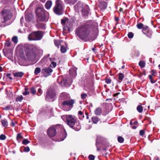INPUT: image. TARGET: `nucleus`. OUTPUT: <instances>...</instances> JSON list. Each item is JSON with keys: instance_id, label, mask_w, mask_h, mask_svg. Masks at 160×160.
Wrapping results in <instances>:
<instances>
[{"instance_id": "nucleus-1", "label": "nucleus", "mask_w": 160, "mask_h": 160, "mask_svg": "<svg viewBox=\"0 0 160 160\" xmlns=\"http://www.w3.org/2000/svg\"><path fill=\"white\" fill-rule=\"evenodd\" d=\"M93 28L95 32L98 31V28L96 27H94L88 23H83L76 29L75 33L80 39L84 42L93 41L94 40L92 38Z\"/></svg>"}, {"instance_id": "nucleus-2", "label": "nucleus", "mask_w": 160, "mask_h": 160, "mask_svg": "<svg viewBox=\"0 0 160 160\" xmlns=\"http://www.w3.org/2000/svg\"><path fill=\"white\" fill-rule=\"evenodd\" d=\"M27 60L34 61L36 57V52L38 49L37 47L33 44H25L23 47Z\"/></svg>"}, {"instance_id": "nucleus-3", "label": "nucleus", "mask_w": 160, "mask_h": 160, "mask_svg": "<svg viewBox=\"0 0 160 160\" xmlns=\"http://www.w3.org/2000/svg\"><path fill=\"white\" fill-rule=\"evenodd\" d=\"M66 120L67 122V124L70 128L76 131H78L81 128V126L80 125L79 121L72 115H69L67 116Z\"/></svg>"}, {"instance_id": "nucleus-4", "label": "nucleus", "mask_w": 160, "mask_h": 160, "mask_svg": "<svg viewBox=\"0 0 160 160\" xmlns=\"http://www.w3.org/2000/svg\"><path fill=\"white\" fill-rule=\"evenodd\" d=\"M1 20L2 23H5L10 20L12 16L10 10L3 9L0 13Z\"/></svg>"}, {"instance_id": "nucleus-5", "label": "nucleus", "mask_w": 160, "mask_h": 160, "mask_svg": "<svg viewBox=\"0 0 160 160\" xmlns=\"http://www.w3.org/2000/svg\"><path fill=\"white\" fill-rule=\"evenodd\" d=\"M44 35V32L40 31H34L29 34L28 37L30 41H38L41 40Z\"/></svg>"}, {"instance_id": "nucleus-6", "label": "nucleus", "mask_w": 160, "mask_h": 160, "mask_svg": "<svg viewBox=\"0 0 160 160\" xmlns=\"http://www.w3.org/2000/svg\"><path fill=\"white\" fill-rule=\"evenodd\" d=\"M45 11L44 9L41 7H38L36 9L35 12L37 16V21L43 22L48 21V19L46 18Z\"/></svg>"}, {"instance_id": "nucleus-7", "label": "nucleus", "mask_w": 160, "mask_h": 160, "mask_svg": "<svg viewBox=\"0 0 160 160\" xmlns=\"http://www.w3.org/2000/svg\"><path fill=\"white\" fill-rule=\"evenodd\" d=\"M55 13L58 15H61L63 13V7L62 2L60 0H57L55 5L53 8Z\"/></svg>"}, {"instance_id": "nucleus-8", "label": "nucleus", "mask_w": 160, "mask_h": 160, "mask_svg": "<svg viewBox=\"0 0 160 160\" xmlns=\"http://www.w3.org/2000/svg\"><path fill=\"white\" fill-rule=\"evenodd\" d=\"M56 97V94L54 90L50 88L47 90L45 96L46 101L49 102L53 101Z\"/></svg>"}, {"instance_id": "nucleus-9", "label": "nucleus", "mask_w": 160, "mask_h": 160, "mask_svg": "<svg viewBox=\"0 0 160 160\" xmlns=\"http://www.w3.org/2000/svg\"><path fill=\"white\" fill-rule=\"evenodd\" d=\"M56 133V130L54 127H50L47 130V134L50 138L54 137Z\"/></svg>"}, {"instance_id": "nucleus-10", "label": "nucleus", "mask_w": 160, "mask_h": 160, "mask_svg": "<svg viewBox=\"0 0 160 160\" xmlns=\"http://www.w3.org/2000/svg\"><path fill=\"white\" fill-rule=\"evenodd\" d=\"M53 70L50 67L43 68L42 70V73L44 75L45 77H47L51 75Z\"/></svg>"}, {"instance_id": "nucleus-11", "label": "nucleus", "mask_w": 160, "mask_h": 160, "mask_svg": "<svg viewBox=\"0 0 160 160\" xmlns=\"http://www.w3.org/2000/svg\"><path fill=\"white\" fill-rule=\"evenodd\" d=\"M75 101L73 99H71L68 100H65L63 101L62 103V106H69V108H72L73 104L74 103Z\"/></svg>"}, {"instance_id": "nucleus-12", "label": "nucleus", "mask_w": 160, "mask_h": 160, "mask_svg": "<svg viewBox=\"0 0 160 160\" xmlns=\"http://www.w3.org/2000/svg\"><path fill=\"white\" fill-rule=\"evenodd\" d=\"M143 34L145 35L147 37L149 38H151L152 37V32L150 29H148L147 31L144 30L142 31Z\"/></svg>"}, {"instance_id": "nucleus-13", "label": "nucleus", "mask_w": 160, "mask_h": 160, "mask_svg": "<svg viewBox=\"0 0 160 160\" xmlns=\"http://www.w3.org/2000/svg\"><path fill=\"white\" fill-rule=\"evenodd\" d=\"M107 6V2H101L99 4V7L101 10L103 11L106 9Z\"/></svg>"}, {"instance_id": "nucleus-14", "label": "nucleus", "mask_w": 160, "mask_h": 160, "mask_svg": "<svg viewBox=\"0 0 160 160\" xmlns=\"http://www.w3.org/2000/svg\"><path fill=\"white\" fill-rule=\"evenodd\" d=\"M100 120V119L97 116H94L91 118L92 121L95 124H97Z\"/></svg>"}, {"instance_id": "nucleus-15", "label": "nucleus", "mask_w": 160, "mask_h": 160, "mask_svg": "<svg viewBox=\"0 0 160 160\" xmlns=\"http://www.w3.org/2000/svg\"><path fill=\"white\" fill-rule=\"evenodd\" d=\"M102 111L100 107H98L94 111V114L97 116H100L102 113Z\"/></svg>"}, {"instance_id": "nucleus-16", "label": "nucleus", "mask_w": 160, "mask_h": 160, "mask_svg": "<svg viewBox=\"0 0 160 160\" xmlns=\"http://www.w3.org/2000/svg\"><path fill=\"white\" fill-rule=\"evenodd\" d=\"M52 1H47L45 4V8L47 9H49L51 8L52 5Z\"/></svg>"}, {"instance_id": "nucleus-17", "label": "nucleus", "mask_w": 160, "mask_h": 160, "mask_svg": "<svg viewBox=\"0 0 160 160\" xmlns=\"http://www.w3.org/2000/svg\"><path fill=\"white\" fill-rule=\"evenodd\" d=\"M24 73L22 72H19L13 73L14 76L16 77L21 78L24 75Z\"/></svg>"}, {"instance_id": "nucleus-18", "label": "nucleus", "mask_w": 160, "mask_h": 160, "mask_svg": "<svg viewBox=\"0 0 160 160\" xmlns=\"http://www.w3.org/2000/svg\"><path fill=\"white\" fill-rule=\"evenodd\" d=\"M89 11L87 9L83 8L82 10V13L83 16H87L89 14Z\"/></svg>"}, {"instance_id": "nucleus-19", "label": "nucleus", "mask_w": 160, "mask_h": 160, "mask_svg": "<svg viewBox=\"0 0 160 160\" xmlns=\"http://www.w3.org/2000/svg\"><path fill=\"white\" fill-rule=\"evenodd\" d=\"M37 27L38 28L44 29L45 28V25L43 23H39L37 24Z\"/></svg>"}, {"instance_id": "nucleus-20", "label": "nucleus", "mask_w": 160, "mask_h": 160, "mask_svg": "<svg viewBox=\"0 0 160 160\" xmlns=\"http://www.w3.org/2000/svg\"><path fill=\"white\" fill-rule=\"evenodd\" d=\"M124 77V74L122 73H118V82H121L122 80Z\"/></svg>"}, {"instance_id": "nucleus-21", "label": "nucleus", "mask_w": 160, "mask_h": 160, "mask_svg": "<svg viewBox=\"0 0 160 160\" xmlns=\"http://www.w3.org/2000/svg\"><path fill=\"white\" fill-rule=\"evenodd\" d=\"M62 137L60 140L61 141L63 140L66 138L67 136V133L66 132L64 129H63V131L62 132Z\"/></svg>"}, {"instance_id": "nucleus-22", "label": "nucleus", "mask_w": 160, "mask_h": 160, "mask_svg": "<svg viewBox=\"0 0 160 160\" xmlns=\"http://www.w3.org/2000/svg\"><path fill=\"white\" fill-rule=\"evenodd\" d=\"M23 137L21 133H18L17 136V139L19 143L20 142L21 140L23 139Z\"/></svg>"}, {"instance_id": "nucleus-23", "label": "nucleus", "mask_w": 160, "mask_h": 160, "mask_svg": "<svg viewBox=\"0 0 160 160\" xmlns=\"http://www.w3.org/2000/svg\"><path fill=\"white\" fill-rule=\"evenodd\" d=\"M20 57L23 60L25 61H27L26 55L23 52H21L19 54Z\"/></svg>"}, {"instance_id": "nucleus-24", "label": "nucleus", "mask_w": 160, "mask_h": 160, "mask_svg": "<svg viewBox=\"0 0 160 160\" xmlns=\"http://www.w3.org/2000/svg\"><path fill=\"white\" fill-rule=\"evenodd\" d=\"M137 110L139 113H142L143 111V108L142 106L139 105L137 107Z\"/></svg>"}, {"instance_id": "nucleus-25", "label": "nucleus", "mask_w": 160, "mask_h": 160, "mask_svg": "<svg viewBox=\"0 0 160 160\" xmlns=\"http://www.w3.org/2000/svg\"><path fill=\"white\" fill-rule=\"evenodd\" d=\"M2 125L4 127H7L8 126V122L6 120H2L1 121Z\"/></svg>"}, {"instance_id": "nucleus-26", "label": "nucleus", "mask_w": 160, "mask_h": 160, "mask_svg": "<svg viewBox=\"0 0 160 160\" xmlns=\"http://www.w3.org/2000/svg\"><path fill=\"white\" fill-rule=\"evenodd\" d=\"M78 0H65V2L71 4H74Z\"/></svg>"}, {"instance_id": "nucleus-27", "label": "nucleus", "mask_w": 160, "mask_h": 160, "mask_svg": "<svg viewBox=\"0 0 160 160\" xmlns=\"http://www.w3.org/2000/svg\"><path fill=\"white\" fill-rule=\"evenodd\" d=\"M11 45V43L9 41H7L4 44V48L5 49H7V48L8 47H10Z\"/></svg>"}, {"instance_id": "nucleus-28", "label": "nucleus", "mask_w": 160, "mask_h": 160, "mask_svg": "<svg viewBox=\"0 0 160 160\" xmlns=\"http://www.w3.org/2000/svg\"><path fill=\"white\" fill-rule=\"evenodd\" d=\"M41 71V69L40 68H36L34 70V74L35 75H38Z\"/></svg>"}, {"instance_id": "nucleus-29", "label": "nucleus", "mask_w": 160, "mask_h": 160, "mask_svg": "<svg viewBox=\"0 0 160 160\" xmlns=\"http://www.w3.org/2000/svg\"><path fill=\"white\" fill-rule=\"evenodd\" d=\"M68 19L67 18L65 17L61 20V23L62 25L65 24L66 22L68 21Z\"/></svg>"}, {"instance_id": "nucleus-30", "label": "nucleus", "mask_w": 160, "mask_h": 160, "mask_svg": "<svg viewBox=\"0 0 160 160\" xmlns=\"http://www.w3.org/2000/svg\"><path fill=\"white\" fill-rule=\"evenodd\" d=\"M118 141L119 143H122L124 141V138L121 136H119L118 138Z\"/></svg>"}, {"instance_id": "nucleus-31", "label": "nucleus", "mask_w": 160, "mask_h": 160, "mask_svg": "<svg viewBox=\"0 0 160 160\" xmlns=\"http://www.w3.org/2000/svg\"><path fill=\"white\" fill-rule=\"evenodd\" d=\"M145 64L143 61H141L139 62V65L141 68H144L145 66Z\"/></svg>"}, {"instance_id": "nucleus-32", "label": "nucleus", "mask_w": 160, "mask_h": 160, "mask_svg": "<svg viewBox=\"0 0 160 160\" xmlns=\"http://www.w3.org/2000/svg\"><path fill=\"white\" fill-rule=\"evenodd\" d=\"M32 19V17L31 16H29L28 15L25 16V19L26 21L27 22H29L31 21Z\"/></svg>"}, {"instance_id": "nucleus-33", "label": "nucleus", "mask_w": 160, "mask_h": 160, "mask_svg": "<svg viewBox=\"0 0 160 160\" xmlns=\"http://www.w3.org/2000/svg\"><path fill=\"white\" fill-rule=\"evenodd\" d=\"M25 91L22 94L24 95H28L29 94V92L28 91V88H24Z\"/></svg>"}, {"instance_id": "nucleus-34", "label": "nucleus", "mask_w": 160, "mask_h": 160, "mask_svg": "<svg viewBox=\"0 0 160 160\" xmlns=\"http://www.w3.org/2000/svg\"><path fill=\"white\" fill-rule=\"evenodd\" d=\"M30 92L31 93L34 95L36 93V90L34 87H32L30 89Z\"/></svg>"}, {"instance_id": "nucleus-35", "label": "nucleus", "mask_w": 160, "mask_h": 160, "mask_svg": "<svg viewBox=\"0 0 160 160\" xmlns=\"http://www.w3.org/2000/svg\"><path fill=\"white\" fill-rule=\"evenodd\" d=\"M60 50L62 53H64L67 51L66 48L63 46H61Z\"/></svg>"}, {"instance_id": "nucleus-36", "label": "nucleus", "mask_w": 160, "mask_h": 160, "mask_svg": "<svg viewBox=\"0 0 160 160\" xmlns=\"http://www.w3.org/2000/svg\"><path fill=\"white\" fill-rule=\"evenodd\" d=\"M23 99V97L22 95L18 96L16 98V101L17 102L18 101L21 102Z\"/></svg>"}, {"instance_id": "nucleus-37", "label": "nucleus", "mask_w": 160, "mask_h": 160, "mask_svg": "<svg viewBox=\"0 0 160 160\" xmlns=\"http://www.w3.org/2000/svg\"><path fill=\"white\" fill-rule=\"evenodd\" d=\"M30 142V141L28 140L27 139H24L22 142V144L24 145H27Z\"/></svg>"}, {"instance_id": "nucleus-38", "label": "nucleus", "mask_w": 160, "mask_h": 160, "mask_svg": "<svg viewBox=\"0 0 160 160\" xmlns=\"http://www.w3.org/2000/svg\"><path fill=\"white\" fill-rule=\"evenodd\" d=\"M12 41L15 43H17L18 42V38L17 36H14L12 38Z\"/></svg>"}, {"instance_id": "nucleus-39", "label": "nucleus", "mask_w": 160, "mask_h": 160, "mask_svg": "<svg viewBox=\"0 0 160 160\" xmlns=\"http://www.w3.org/2000/svg\"><path fill=\"white\" fill-rule=\"evenodd\" d=\"M143 26V24L141 22L138 23L137 25V28L139 29H142Z\"/></svg>"}, {"instance_id": "nucleus-40", "label": "nucleus", "mask_w": 160, "mask_h": 160, "mask_svg": "<svg viewBox=\"0 0 160 160\" xmlns=\"http://www.w3.org/2000/svg\"><path fill=\"white\" fill-rule=\"evenodd\" d=\"M30 150V148L28 146L24 147V149L23 150V151L24 152H29Z\"/></svg>"}, {"instance_id": "nucleus-41", "label": "nucleus", "mask_w": 160, "mask_h": 160, "mask_svg": "<svg viewBox=\"0 0 160 160\" xmlns=\"http://www.w3.org/2000/svg\"><path fill=\"white\" fill-rule=\"evenodd\" d=\"M112 80L110 78H106L105 79V82L107 84H110Z\"/></svg>"}, {"instance_id": "nucleus-42", "label": "nucleus", "mask_w": 160, "mask_h": 160, "mask_svg": "<svg viewBox=\"0 0 160 160\" xmlns=\"http://www.w3.org/2000/svg\"><path fill=\"white\" fill-rule=\"evenodd\" d=\"M12 106L10 105H8V106H7L6 107H5L4 108V109L6 110H10V109H12Z\"/></svg>"}, {"instance_id": "nucleus-43", "label": "nucleus", "mask_w": 160, "mask_h": 160, "mask_svg": "<svg viewBox=\"0 0 160 160\" xmlns=\"http://www.w3.org/2000/svg\"><path fill=\"white\" fill-rule=\"evenodd\" d=\"M6 138V136L3 134H2L0 135V140H4Z\"/></svg>"}, {"instance_id": "nucleus-44", "label": "nucleus", "mask_w": 160, "mask_h": 160, "mask_svg": "<svg viewBox=\"0 0 160 160\" xmlns=\"http://www.w3.org/2000/svg\"><path fill=\"white\" fill-rule=\"evenodd\" d=\"M134 34L132 32H129L128 35V38H132L133 37Z\"/></svg>"}, {"instance_id": "nucleus-45", "label": "nucleus", "mask_w": 160, "mask_h": 160, "mask_svg": "<svg viewBox=\"0 0 160 160\" xmlns=\"http://www.w3.org/2000/svg\"><path fill=\"white\" fill-rule=\"evenodd\" d=\"M57 65V63L54 62H52L50 64V66L52 68H55Z\"/></svg>"}, {"instance_id": "nucleus-46", "label": "nucleus", "mask_w": 160, "mask_h": 160, "mask_svg": "<svg viewBox=\"0 0 160 160\" xmlns=\"http://www.w3.org/2000/svg\"><path fill=\"white\" fill-rule=\"evenodd\" d=\"M88 159L89 160H94L95 156L92 154L88 156Z\"/></svg>"}, {"instance_id": "nucleus-47", "label": "nucleus", "mask_w": 160, "mask_h": 160, "mask_svg": "<svg viewBox=\"0 0 160 160\" xmlns=\"http://www.w3.org/2000/svg\"><path fill=\"white\" fill-rule=\"evenodd\" d=\"M87 96V95L86 93H83L81 94V97L82 99H83L86 98Z\"/></svg>"}, {"instance_id": "nucleus-48", "label": "nucleus", "mask_w": 160, "mask_h": 160, "mask_svg": "<svg viewBox=\"0 0 160 160\" xmlns=\"http://www.w3.org/2000/svg\"><path fill=\"white\" fill-rule=\"evenodd\" d=\"M77 68H74L73 70H70V73L71 74L72 72H73L74 76H76L77 74L76 69Z\"/></svg>"}, {"instance_id": "nucleus-49", "label": "nucleus", "mask_w": 160, "mask_h": 160, "mask_svg": "<svg viewBox=\"0 0 160 160\" xmlns=\"http://www.w3.org/2000/svg\"><path fill=\"white\" fill-rule=\"evenodd\" d=\"M42 90L41 89V88H39L38 90V92L37 94L39 96L42 94Z\"/></svg>"}, {"instance_id": "nucleus-50", "label": "nucleus", "mask_w": 160, "mask_h": 160, "mask_svg": "<svg viewBox=\"0 0 160 160\" xmlns=\"http://www.w3.org/2000/svg\"><path fill=\"white\" fill-rule=\"evenodd\" d=\"M151 73H152L151 75L152 76H155V74L156 73V71L154 69H152L151 71Z\"/></svg>"}, {"instance_id": "nucleus-51", "label": "nucleus", "mask_w": 160, "mask_h": 160, "mask_svg": "<svg viewBox=\"0 0 160 160\" xmlns=\"http://www.w3.org/2000/svg\"><path fill=\"white\" fill-rule=\"evenodd\" d=\"M61 97L62 98V100H65L66 99V98H67V97L64 95L63 93H62L61 95Z\"/></svg>"}, {"instance_id": "nucleus-52", "label": "nucleus", "mask_w": 160, "mask_h": 160, "mask_svg": "<svg viewBox=\"0 0 160 160\" xmlns=\"http://www.w3.org/2000/svg\"><path fill=\"white\" fill-rule=\"evenodd\" d=\"M4 54L6 56L8 57H11L12 55V52L10 53H8V52H6V53H4Z\"/></svg>"}, {"instance_id": "nucleus-53", "label": "nucleus", "mask_w": 160, "mask_h": 160, "mask_svg": "<svg viewBox=\"0 0 160 160\" xmlns=\"http://www.w3.org/2000/svg\"><path fill=\"white\" fill-rule=\"evenodd\" d=\"M145 133V131L143 130H140L139 131V134L141 136L143 135Z\"/></svg>"}, {"instance_id": "nucleus-54", "label": "nucleus", "mask_w": 160, "mask_h": 160, "mask_svg": "<svg viewBox=\"0 0 160 160\" xmlns=\"http://www.w3.org/2000/svg\"><path fill=\"white\" fill-rule=\"evenodd\" d=\"M142 31L144 30H146V31L148 30V29H149V28L148 27V26H143V28H142Z\"/></svg>"}, {"instance_id": "nucleus-55", "label": "nucleus", "mask_w": 160, "mask_h": 160, "mask_svg": "<svg viewBox=\"0 0 160 160\" xmlns=\"http://www.w3.org/2000/svg\"><path fill=\"white\" fill-rule=\"evenodd\" d=\"M11 75V74L10 73H7L6 74V76L8 77L10 79L12 80V78L10 76Z\"/></svg>"}, {"instance_id": "nucleus-56", "label": "nucleus", "mask_w": 160, "mask_h": 160, "mask_svg": "<svg viewBox=\"0 0 160 160\" xmlns=\"http://www.w3.org/2000/svg\"><path fill=\"white\" fill-rule=\"evenodd\" d=\"M78 114L80 115H82L83 114V112L81 111H79L78 112Z\"/></svg>"}, {"instance_id": "nucleus-57", "label": "nucleus", "mask_w": 160, "mask_h": 160, "mask_svg": "<svg viewBox=\"0 0 160 160\" xmlns=\"http://www.w3.org/2000/svg\"><path fill=\"white\" fill-rule=\"evenodd\" d=\"M159 158L157 156H156L154 158V160H159Z\"/></svg>"}, {"instance_id": "nucleus-58", "label": "nucleus", "mask_w": 160, "mask_h": 160, "mask_svg": "<svg viewBox=\"0 0 160 160\" xmlns=\"http://www.w3.org/2000/svg\"><path fill=\"white\" fill-rule=\"evenodd\" d=\"M150 82L151 83H155L156 82V80H153V79L152 78V79H151V80H150Z\"/></svg>"}, {"instance_id": "nucleus-59", "label": "nucleus", "mask_w": 160, "mask_h": 160, "mask_svg": "<svg viewBox=\"0 0 160 160\" xmlns=\"http://www.w3.org/2000/svg\"><path fill=\"white\" fill-rule=\"evenodd\" d=\"M11 125L12 126V127H14L15 126V124L14 123V122L12 121L11 123Z\"/></svg>"}, {"instance_id": "nucleus-60", "label": "nucleus", "mask_w": 160, "mask_h": 160, "mask_svg": "<svg viewBox=\"0 0 160 160\" xmlns=\"http://www.w3.org/2000/svg\"><path fill=\"white\" fill-rule=\"evenodd\" d=\"M120 94V92H118V93H115L113 95V96L114 97H115Z\"/></svg>"}, {"instance_id": "nucleus-61", "label": "nucleus", "mask_w": 160, "mask_h": 160, "mask_svg": "<svg viewBox=\"0 0 160 160\" xmlns=\"http://www.w3.org/2000/svg\"><path fill=\"white\" fill-rule=\"evenodd\" d=\"M142 74L143 75H146V71L143 70V72H142Z\"/></svg>"}, {"instance_id": "nucleus-62", "label": "nucleus", "mask_w": 160, "mask_h": 160, "mask_svg": "<svg viewBox=\"0 0 160 160\" xmlns=\"http://www.w3.org/2000/svg\"><path fill=\"white\" fill-rule=\"evenodd\" d=\"M152 77V75H149V76H148L150 80H151V79H152L153 78Z\"/></svg>"}, {"instance_id": "nucleus-63", "label": "nucleus", "mask_w": 160, "mask_h": 160, "mask_svg": "<svg viewBox=\"0 0 160 160\" xmlns=\"http://www.w3.org/2000/svg\"><path fill=\"white\" fill-rule=\"evenodd\" d=\"M138 122L137 121H135L133 122V124L135 125H136L138 124Z\"/></svg>"}, {"instance_id": "nucleus-64", "label": "nucleus", "mask_w": 160, "mask_h": 160, "mask_svg": "<svg viewBox=\"0 0 160 160\" xmlns=\"http://www.w3.org/2000/svg\"><path fill=\"white\" fill-rule=\"evenodd\" d=\"M115 20L117 22H118L119 21L118 18L115 17Z\"/></svg>"}]
</instances>
